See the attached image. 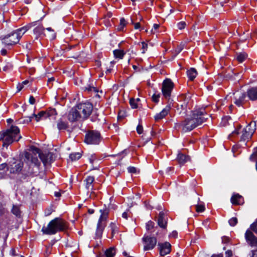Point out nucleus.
I'll use <instances>...</instances> for the list:
<instances>
[{
    "label": "nucleus",
    "mask_w": 257,
    "mask_h": 257,
    "mask_svg": "<svg viewBox=\"0 0 257 257\" xmlns=\"http://www.w3.org/2000/svg\"><path fill=\"white\" fill-rule=\"evenodd\" d=\"M185 26H186V23L184 22H179L177 24V27L180 30L184 29Z\"/></svg>",
    "instance_id": "47"
},
{
    "label": "nucleus",
    "mask_w": 257,
    "mask_h": 257,
    "mask_svg": "<svg viewBox=\"0 0 257 257\" xmlns=\"http://www.w3.org/2000/svg\"><path fill=\"white\" fill-rule=\"evenodd\" d=\"M57 114L56 110L55 108H51L47 111H41L38 114H33V116L35 117L37 121H39L42 119H45Z\"/></svg>",
    "instance_id": "12"
},
{
    "label": "nucleus",
    "mask_w": 257,
    "mask_h": 257,
    "mask_svg": "<svg viewBox=\"0 0 257 257\" xmlns=\"http://www.w3.org/2000/svg\"><path fill=\"white\" fill-rule=\"evenodd\" d=\"M195 209L196 212L198 213L202 212L205 210V206L202 204H198L195 205Z\"/></svg>",
    "instance_id": "38"
},
{
    "label": "nucleus",
    "mask_w": 257,
    "mask_h": 257,
    "mask_svg": "<svg viewBox=\"0 0 257 257\" xmlns=\"http://www.w3.org/2000/svg\"><path fill=\"white\" fill-rule=\"evenodd\" d=\"M89 160L91 164H93L97 161V159L95 154L91 155L89 157Z\"/></svg>",
    "instance_id": "42"
},
{
    "label": "nucleus",
    "mask_w": 257,
    "mask_h": 257,
    "mask_svg": "<svg viewBox=\"0 0 257 257\" xmlns=\"http://www.w3.org/2000/svg\"><path fill=\"white\" fill-rule=\"evenodd\" d=\"M94 177L93 176H89L86 177L85 179L84 182H85L86 184L85 186L87 189L88 190H92L93 189V183L94 181Z\"/></svg>",
    "instance_id": "25"
},
{
    "label": "nucleus",
    "mask_w": 257,
    "mask_h": 257,
    "mask_svg": "<svg viewBox=\"0 0 257 257\" xmlns=\"http://www.w3.org/2000/svg\"><path fill=\"white\" fill-rule=\"evenodd\" d=\"M234 103L237 106H242L245 101L246 93L241 91H236L233 93Z\"/></svg>",
    "instance_id": "11"
},
{
    "label": "nucleus",
    "mask_w": 257,
    "mask_h": 257,
    "mask_svg": "<svg viewBox=\"0 0 257 257\" xmlns=\"http://www.w3.org/2000/svg\"><path fill=\"white\" fill-rule=\"evenodd\" d=\"M68 119L71 122H75L82 119L81 114L79 113L76 106L71 109L68 115Z\"/></svg>",
    "instance_id": "15"
},
{
    "label": "nucleus",
    "mask_w": 257,
    "mask_h": 257,
    "mask_svg": "<svg viewBox=\"0 0 257 257\" xmlns=\"http://www.w3.org/2000/svg\"><path fill=\"white\" fill-rule=\"evenodd\" d=\"M249 159L251 161H254L257 159V147L254 149L253 152L250 155Z\"/></svg>",
    "instance_id": "37"
},
{
    "label": "nucleus",
    "mask_w": 257,
    "mask_h": 257,
    "mask_svg": "<svg viewBox=\"0 0 257 257\" xmlns=\"http://www.w3.org/2000/svg\"><path fill=\"white\" fill-rule=\"evenodd\" d=\"M247 56V55L246 53H239L237 55L236 59L239 62L241 63L246 59Z\"/></svg>",
    "instance_id": "34"
},
{
    "label": "nucleus",
    "mask_w": 257,
    "mask_h": 257,
    "mask_svg": "<svg viewBox=\"0 0 257 257\" xmlns=\"http://www.w3.org/2000/svg\"><path fill=\"white\" fill-rule=\"evenodd\" d=\"M158 246L160 254L162 256L166 255L171 251V245L169 242L159 243Z\"/></svg>",
    "instance_id": "16"
},
{
    "label": "nucleus",
    "mask_w": 257,
    "mask_h": 257,
    "mask_svg": "<svg viewBox=\"0 0 257 257\" xmlns=\"http://www.w3.org/2000/svg\"><path fill=\"white\" fill-rule=\"evenodd\" d=\"M144 242V250L152 249L156 246L157 243V239L155 237L146 236L143 238Z\"/></svg>",
    "instance_id": "14"
},
{
    "label": "nucleus",
    "mask_w": 257,
    "mask_h": 257,
    "mask_svg": "<svg viewBox=\"0 0 257 257\" xmlns=\"http://www.w3.org/2000/svg\"><path fill=\"white\" fill-rule=\"evenodd\" d=\"M128 171L131 173H137V169L134 167H129L127 168Z\"/></svg>",
    "instance_id": "48"
},
{
    "label": "nucleus",
    "mask_w": 257,
    "mask_h": 257,
    "mask_svg": "<svg viewBox=\"0 0 257 257\" xmlns=\"http://www.w3.org/2000/svg\"><path fill=\"white\" fill-rule=\"evenodd\" d=\"M113 54L115 58L122 59L125 52L122 50H115L113 51Z\"/></svg>",
    "instance_id": "31"
},
{
    "label": "nucleus",
    "mask_w": 257,
    "mask_h": 257,
    "mask_svg": "<svg viewBox=\"0 0 257 257\" xmlns=\"http://www.w3.org/2000/svg\"><path fill=\"white\" fill-rule=\"evenodd\" d=\"M231 202L233 205H240L243 202V198L241 195L237 194L231 197Z\"/></svg>",
    "instance_id": "24"
},
{
    "label": "nucleus",
    "mask_w": 257,
    "mask_h": 257,
    "mask_svg": "<svg viewBox=\"0 0 257 257\" xmlns=\"http://www.w3.org/2000/svg\"><path fill=\"white\" fill-rule=\"evenodd\" d=\"M173 87V83L170 79H166L164 81L162 91L164 96L166 98H169L170 97Z\"/></svg>",
    "instance_id": "9"
},
{
    "label": "nucleus",
    "mask_w": 257,
    "mask_h": 257,
    "mask_svg": "<svg viewBox=\"0 0 257 257\" xmlns=\"http://www.w3.org/2000/svg\"><path fill=\"white\" fill-rule=\"evenodd\" d=\"M159 26H160L158 24H154L153 28L151 31V33H155L156 31L159 28Z\"/></svg>",
    "instance_id": "53"
},
{
    "label": "nucleus",
    "mask_w": 257,
    "mask_h": 257,
    "mask_svg": "<svg viewBox=\"0 0 257 257\" xmlns=\"http://www.w3.org/2000/svg\"><path fill=\"white\" fill-rule=\"evenodd\" d=\"M85 90L88 91H94L97 92V89L95 87L93 86H89L85 88Z\"/></svg>",
    "instance_id": "49"
},
{
    "label": "nucleus",
    "mask_w": 257,
    "mask_h": 257,
    "mask_svg": "<svg viewBox=\"0 0 257 257\" xmlns=\"http://www.w3.org/2000/svg\"><path fill=\"white\" fill-rule=\"evenodd\" d=\"M250 257H257V250L251 251V255Z\"/></svg>",
    "instance_id": "60"
},
{
    "label": "nucleus",
    "mask_w": 257,
    "mask_h": 257,
    "mask_svg": "<svg viewBox=\"0 0 257 257\" xmlns=\"http://www.w3.org/2000/svg\"><path fill=\"white\" fill-rule=\"evenodd\" d=\"M76 106L78 109L79 113L81 114L83 120L88 118L93 110V105L89 102L79 103Z\"/></svg>",
    "instance_id": "7"
},
{
    "label": "nucleus",
    "mask_w": 257,
    "mask_h": 257,
    "mask_svg": "<svg viewBox=\"0 0 257 257\" xmlns=\"http://www.w3.org/2000/svg\"><path fill=\"white\" fill-rule=\"evenodd\" d=\"M177 160L180 165H184L185 163L189 161L190 159L189 156L179 152L178 154Z\"/></svg>",
    "instance_id": "23"
},
{
    "label": "nucleus",
    "mask_w": 257,
    "mask_h": 257,
    "mask_svg": "<svg viewBox=\"0 0 257 257\" xmlns=\"http://www.w3.org/2000/svg\"><path fill=\"white\" fill-rule=\"evenodd\" d=\"M100 140V134L96 131H90L85 135V142L88 144H97Z\"/></svg>",
    "instance_id": "8"
},
{
    "label": "nucleus",
    "mask_w": 257,
    "mask_h": 257,
    "mask_svg": "<svg viewBox=\"0 0 257 257\" xmlns=\"http://www.w3.org/2000/svg\"><path fill=\"white\" fill-rule=\"evenodd\" d=\"M158 224L162 228H166L167 225V217L163 212L159 213L158 218Z\"/></svg>",
    "instance_id": "20"
},
{
    "label": "nucleus",
    "mask_w": 257,
    "mask_h": 257,
    "mask_svg": "<svg viewBox=\"0 0 257 257\" xmlns=\"http://www.w3.org/2000/svg\"><path fill=\"white\" fill-rule=\"evenodd\" d=\"M154 223L152 221H148L146 224V229L147 230H150L154 227Z\"/></svg>",
    "instance_id": "44"
},
{
    "label": "nucleus",
    "mask_w": 257,
    "mask_h": 257,
    "mask_svg": "<svg viewBox=\"0 0 257 257\" xmlns=\"http://www.w3.org/2000/svg\"><path fill=\"white\" fill-rule=\"evenodd\" d=\"M208 115L204 108H200L192 111V115L187 117L181 123L176 124V127H180L182 132H187L204 122L208 118Z\"/></svg>",
    "instance_id": "1"
},
{
    "label": "nucleus",
    "mask_w": 257,
    "mask_h": 257,
    "mask_svg": "<svg viewBox=\"0 0 257 257\" xmlns=\"http://www.w3.org/2000/svg\"><path fill=\"white\" fill-rule=\"evenodd\" d=\"M137 131L139 134H141L143 131V127L141 125H138L137 127Z\"/></svg>",
    "instance_id": "51"
},
{
    "label": "nucleus",
    "mask_w": 257,
    "mask_h": 257,
    "mask_svg": "<svg viewBox=\"0 0 257 257\" xmlns=\"http://www.w3.org/2000/svg\"><path fill=\"white\" fill-rule=\"evenodd\" d=\"M115 254V250L114 247H110L106 249L104 253L105 257H113Z\"/></svg>",
    "instance_id": "30"
},
{
    "label": "nucleus",
    "mask_w": 257,
    "mask_h": 257,
    "mask_svg": "<svg viewBox=\"0 0 257 257\" xmlns=\"http://www.w3.org/2000/svg\"><path fill=\"white\" fill-rule=\"evenodd\" d=\"M29 102L31 104H34L35 102V99L33 96H31L29 98Z\"/></svg>",
    "instance_id": "58"
},
{
    "label": "nucleus",
    "mask_w": 257,
    "mask_h": 257,
    "mask_svg": "<svg viewBox=\"0 0 257 257\" xmlns=\"http://www.w3.org/2000/svg\"><path fill=\"white\" fill-rule=\"evenodd\" d=\"M141 45H142V53L144 54L146 52V51H147V49H148V44L147 43H146L145 42H142L141 43Z\"/></svg>",
    "instance_id": "45"
},
{
    "label": "nucleus",
    "mask_w": 257,
    "mask_h": 257,
    "mask_svg": "<svg viewBox=\"0 0 257 257\" xmlns=\"http://www.w3.org/2000/svg\"><path fill=\"white\" fill-rule=\"evenodd\" d=\"M247 95L250 100H257V87H253L248 89L247 91Z\"/></svg>",
    "instance_id": "22"
},
{
    "label": "nucleus",
    "mask_w": 257,
    "mask_h": 257,
    "mask_svg": "<svg viewBox=\"0 0 257 257\" xmlns=\"http://www.w3.org/2000/svg\"><path fill=\"white\" fill-rule=\"evenodd\" d=\"M24 166V163L21 160H18L10 165L9 170L11 173L17 174L20 172Z\"/></svg>",
    "instance_id": "17"
},
{
    "label": "nucleus",
    "mask_w": 257,
    "mask_h": 257,
    "mask_svg": "<svg viewBox=\"0 0 257 257\" xmlns=\"http://www.w3.org/2000/svg\"><path fill=\"white\" fill-rule=\"evenodd\" d=\"M24 87V85H23V84L22 83H19L17 85V89H18V91L17 92H19L20 91H21Z\"/></svg>",
    "instance_id": "59"
},
{
    "label": "nucleus",
    "mask_w": 257,
    "mask_h": 257,
    "mask_svg": "<svg viewBox=\"0 0 257 257\" xmlns=\"http://www.w3.org/2000/svg\"><path fill=\"white\" fill-rule=\"evenodd\" d=\"M91 120L92 121H96V120H100V119L98 118V114H94L91 118Z\"/></svg>",
    "instance_id": "54"
},
{
    "label": "nucleus",
    "mask_w": 257,
    "mask_h": 257,
    "mask_svg": "<svg viewBox=\"0 0 257 257\" xmlns=\"http://www.w3.org/2000/svg\"><path fill=\"white\" fill-rule=\"evenodd\" d=\"M160 97V93H154L152 96V100L153 102L155 103H158L159 101V98Z\"/></svg>",
    "instance_id": "40"
},
{
    "label": "nucleus",
    "mask_w": 257,
    "mask_h": 257,
    "mask_svg": "<svg viewBox=\"0 0 257 257\" xmlns=\"http://www.w3.org/2000/svg\"><path fill=\"white\" fill-rule=\"evenodd\" d=\"M211 257H223V255L222 253L213 254Z\"/></svg>",
    "instance_id": "62"
},
{
    "label": "nucleus",
    "mask_w": 257,
    "mask_h": 257,
    "mask_svg": "<svg viewBox=\"0 0 257 257\" xmlns=\"http://www.w3.org/2000/svg\"><path fill=\"white\" fill-rule=\"evenodd\" d=\"M101 213L98 222L95 232V237L100 238L102 236L103 231L106 225V222L109 213V209L106 207L100 209Z\"/></svg>",
    "instance_id": "6"
},
{
    "label": "nucleus",
    "mask_w": 257,
    "mask_h": 257,
    "mask_svg": "<svg viewBox=\"0 0 257 257\" xmlns=\"http://www.w3.org/2000/svg\"><path fill=\"white\" fill-rule=\"evenodd\" d=\"M126 24V21L124 18H121L120 20V23L118 25L117 29L118 31H123L124 27Z\"/></svg>",
    "instance_id": "35"
},
{
    "label": "nucleus",
    "mask_w": 257,
    "mask_h": 257,
    "mask_svg": "<svg viewBox=\"0 0 257 257\" xmlns=\"http://www.w3.org/2000/svg\"><path fill=\"white\" fill-rule=\"evenodd\" d=\"M13 68V65L10 63H8L5 66L3 69L4 71L7 72L11 70Z\"/></svg>",
    "instance_id": "43"
},
{
    "label": "nucleus",
    "mask_w": 257,
    "mask_h": 257,
    "mask_svg": "<svg viewBox=\"0 0 257 257\" xmlns=\"http://www.w3.org/2000/svg\"><path fill=\"white\" fill-rule=\"evenodd\" d=\"M134 27L135 29H138L141 28V25L140 23H136L134 24Z\"/></svg>",
    "instance_id": "61"
},
{
    "label": "nucleus",
    "mask_w": 257,
    "mask_h": 257,
    "mask_svg": "<svg viewBox=\"0 0 257 257\" xmlns=\"http://www.w3.org/2000/svg\"><path fill=\"white\" fill-rule=\"evenodd\" d=\"M12 213L18 217H21V211L20 206L18 205H13L11 210Z\"/></svg>",
    "instance_id": "27"
},
{
    "label": "nucleus",
    "mask_w": 257,
    "mask_h": 257,
    "mask_svg": "<svg viewBox=\"0 0 257 257\" xmlns=\"http://www.w3.org/2000/svg\"><path fill=\"white\" fill-rule=\"evenodd\" d=\"M31 150L35 155H38L44 165H46L51 162V155L50 154L42 153L41 150L35 147H32Z\"/></svg>",
    "instance_id": "10"
},
{
    "label": "nucleus",
    "mask_w": 257,
    "mask_h": 257,
    "mask_svg": "<svg viewBox=\"0 0 257 257\" xmlns=\"http://www.w3.org/2000/svg\"><path fill=\"white\" fill-rule=\"evenodd\" d=\"M232 255V251L228 250L225 252V257H231Z\"/></svg>",
    "instance_id": "57"
},
{
    "label": "nucleus",
    "mask_w": 257,
    "mask_h": 257,
    "mask_svg": "<svg viewBox=\"0 0 257 257\" xmlns=\"http://www.w3.org/2000/svg\"><path fill=\"white\" fill-rule=\"evenodd\" d=\"M37 24L36 26H34L35 27L33 30V33L36 35V39H38L42 35H46V34L44 33V28L42 24L38 23V22L36 21Z\"/></svg>",
    "instance_id": "19"
},
{
    "label": "nucleus",
    "mask_w": 257,
    "mask_h": 257,
    "mask_svg": "<svg viewBox=\"0 0 257 257\" xmlns=\"http://www.w3.org/2000/svg\"><path fill=\"white\" fill-rule=\"evenodd\" d=\"M67 227L66 222L57 217L51 220L47 226H44L42 228V232L45 234L52 235L65 230Z\"/></svg>",
    "instance_id": "3"
},
{
    "label": "nucleus",
    "mask_w": 257,
    "mask_h": 257,
    "mask_svg": "<svg viewBox=\"0 0 257 257\" xmlns=\"http://www.w3.org/2000/svg\"><path fill=\"white\" fill-rule=\"evenodd\" d=\"M198 257H208L206 254L204 253H199Z\"/></svg>",
    "instance_id": "64"
},
{
    "label": "nucleus",
    "mask_w": 257,
    "mask_h": 257,
    "mask_svg": "<svg viewBox=\"0 0 257 257\" xmlns=\"http://www.w3.org/2000/svg\"><path fill=\"white\" fill-rule=\"evenodd\" d=\"M33 116H27L25 118H21L17 121L19 124H27L31 122Z\"/></svg>",
    "instance_id": "32"
},
{
    "label": "nucleus",
    "mask_w": 257,
    "mask_h": 257,
    "mask_svg": "<svg viewBox=\"0 0 257 257\" xmlns=\"http://www.w3.org/2000/svg\"><path fill=\"white\" fill-rule=\"evenodd\" d=\"M245 238L247 244L252 247L257 248V237L251 231L247 229L245 233Z\"/></svg>",
    "instance_id": "13"
},
{
    "label": "nucleus",
    "mask_w": 257,
    "mask_h": 257,
    "mask_svg": "<svg viewBox=\"0 0 257 257\" xmlns=\"http://www.w3.org/2000/svg\"><path fill=\"white\" fill-rule=\"evenodd\" d=\"M81 157V154L79 153H72L69 157L72 161H76L79 159Z\"/></svg>",
    "instance_id": "36"
},
{
    "label": "nucleus",
    "mask_w": 257,
    "mask_h": 257,
    "mask_svg": "<svg viewBox=\"0 0 257 257\" xmlns=\"http://www.w3.org/2000/svg\"><path fill=\"white\" fill-rule=\"evenodd\" d=\"M130 104L133 108H137L138 107V105L136 103V100L134 98L130 99Z\"/></svg>",
    "instance_id": "41"
},
{
    "label": "nucleus",
    "mask_w": 257,
    "mask_h": 257,
    "mask_svg": "<svg viewBox=\"0 0 257 257\" xmlns=\"http://www.w3.org/2000/svg\"><path fill=\"white\" fill-rule=\"evenodd\" d=\"M183 49V46L182 45H180L178 46L177 48L176 49V54L175 55H177Z\"/></svg>",
    "instance_id": "52"
},
{
    "label": "nucleus",
    "mask_w": 257,
    "mask_h": 257,
    "mask_svg": "<svg viewBox=\"0 0 257 257\" xmlns=\"http://www.w3.org/2000/svg\"><path fill=\"white\" fill-rule=\"evenodd\" d=\"M32 153L26 152L25 153V158L27 161H30L32 164H34L35 166L38 167L39 166L40 163L38 159V155H35L33 153L32 151Z\"/></svg>",
    "instance_id": "18"
},
{
    "label": "nucleus",
    "mask_w": 257,
    "mask_h": 257,
    "mask_svg": "<svg viewBox=\"0 0 257 257\" xmlns=\"http://www.w3.org/2000/svg\"><path fill=\"white\" fill-rule=\"evenodd\" d=\"M250 228L251 230L253 231L254 232L257 233V220L250 225Z\"/></svg>",
    "instance_id": "46"
},
{
    "label": "nucleus",
    "mask_w": 257,
    "mask_h": 257,
    "mask_svg": "<svg viewBox=\"0 0 257 257\" xmlns=\"http://www.w3.org/2000/svg\"><path fill=\"white\" fill-rule=\"evenodd\" d=\"M187 76L189 79L192 81L196 77L197 72L196 70L194 68H191L187 72Z\"/></svg>",
    "instance_id": "26"
},
{
    "label": "nucleus",
    "mask_w": 257,
    "mask_h": 257,
    "mask_svg": "<svg viewBox=\"0 0 257 257\" xmlns=\"http://www.w3.org/2000/svg\"><path fill=\"white\" fill-rule=\"evenodd\" d=\"M109 227H110L111 230V235L112 237L118 232V227L116 224L114 222H111L109 225Z\"/></svg>",
    "instance_id": "33"
},
{
    "label": "nucleus",
    "mask_w": 257,
    "mask_h": 257,
    "mask_svg": "<svg viewBox=\"0 0 257 257\" xmlns=\"http://www.w3.org/2000/svg\"><path fill=\"white\" fill-rule=\"evenodd\" d=\"M170 109L171 106L170 105H167L160 113H157L155 115V119L156 121H158L164 118L170 112Z\"/></svg>",
    "instance_id": "21"
},
{
    "label": "nucleus",
    "mask_w": 257,
    "mask_h": 257,
    "mask_svg": "<svg viewBox=\"0 0 257 257\" xmlns=\"http://www.w3.org/2000/svg\"><path fill=\"white\" fill-rule=\"evenodd\" d=\"M46 30L48 32V33L46 34V35H44L45 36L48 37L51 40H53L56 38V33L54 30L51 28H47Z\"/></svg>",
    "instance_id": "29"
},
{
    "label": "nucleus",
    "mask_w": 257,
    "mask_h": 257,
    "mask_svg": "<svg viewBox=\"0 0 257 257\" xmlns=\"http://www.w3.org/2000/svg\"><path fill=\"white\" fill-rule=\"evenodd\" d=\"M68 127V124L67 122L64 121L60 119L58 121L57 127L59 130H66Z\"/></svg>",
    "instance_id": "28"
},
{
    "label": "nucleus",
    "mask_w": 257,
    "mask_h": 257,
    "mask_svg": "<svg viewBox=\"0 0 257 257\" xmlns=\"http://www.w3.org/2000/svg\"><path fill=\"white\" fill-rule=\"evenodd\" d=\"M178 236V232L176 231H173L170 234L169 236L170 237L176 238Z\"/></svg>",
    "instance_id": "56"
},
{
    "label": "nucleus",
    "mask_w": 257,
    "mask_h": 257,
    "mask_svg": "<svg viewBox=\"0 0 257 257\" xmlns=\"http://www.w3.org/2000/svg\"><path fill=\"white\" fill-rule=\"evenodd\" d=\"M36 22H32L17 29L1 39L2 43L6 47L11 46L18 43L21 38L29 29L36 26Z\"/></svg>",
    "instance_id": "2"
},
{
    "label": "nucleus",
    "mask_w": 257,
    "mask_h": 257,
    "mask_svg": "<svg viewBox=\"0 0 257 257\" xmlns=\"http://www.w3.org/2000/svg\"><path fill=\"white\" fill-rule=\"evenodd\" d=\"M8 170L9 168L8 167V165L6 163H3L0 165V170H4L5 169Z\"/></svg>",
    "instance_id": "50"
},
{
    "label": "nucleus",
    "mask_w": 257,
    "mask_h": 257,
    "mask_svg": "<svg viewBox=\"0 0 257 257\" xmlns=\"http://www.w3.org/2000/svg\"><path fill=\"white\" fill-rule=\"evenodd\" d=\"M229 225L231 226H234L237 223V219L236 217H233L228 220Z\"/></svg>",
    "instance_id": "39"
},
{
    "label": "nucleus",
    "mask_w": 257,
    "mask_h": 257,
    "mask_svg": "<svg viewBox=\"0 0 257 257\" xmlns=\"http://www.w3.org/2000/svg\"><path fill=\"white\" fill-rule=\"evenodd\" d=\"M229 238L227 236H223L222 237V242L223 243H227L229 242Z\"/></svg>",
    "instance_id": "55"
},
{
    "label": "nucleus",
    "mask_w": 257,
    "mask_h": 257,
    "mask_svg": "<svg viewBox=\"0 0 257 257\" xmlns=\"http://www.w3.org/2000/svg\"><path fill=\"white\" fill-rule=\"evenodd\" d=\"M237 146H233L232 147V151L234 154V156H236V154H235V152L237 150Z\"/></svg>",
    "instance_id": "63"
},
{
    "label": "nucleus",
    "mask_w": 257,
    "mask_h": 257,
    "mask_svg": "<svg viewBox=\"0 0 257 257\" xmlns=\"http://www.w3.org/2000/svg\"><path fill=\"white\" fill-rule=\"evenodd\" d=\"M20 129L18 127L12 125L11 127L2 134V139L4 142L3 146H8L15 141H18L22 136L20 134Z\"/></svg>",
    "instance_id": "5"
},
{
    "label": "nucleus",
    "mask_w": 257,
    "mask_h": 257,
    "mask_svg": "<svg viewBox=\"0 0 257 257\" xmlns=\"http://www.w3.org/2000/svg\"><path fill=\"white\" fill-rule=\"evenodd\" d=\"M256 130V122H250L245 127L242 128L240 125L233 131L232 136L240 135V142H248L251 139Z\"/></svg>",
    "instance_id": "4"
}]
</instances>
